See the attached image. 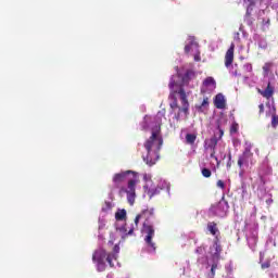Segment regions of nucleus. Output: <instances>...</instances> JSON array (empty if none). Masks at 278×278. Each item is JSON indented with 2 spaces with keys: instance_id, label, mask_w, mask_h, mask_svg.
I'll list each match as a JSON object with an SVG mask.
<instances>
[{
  "instance_id": "nucleus-1",
  "label": "nucleus",
  "mask_w": 278,
  "mask_h": 278,
  "mask_svg": "<svg viewBox=\"0 0 278 278\" xmlns=\"http://www.w3.org/2000/svg\"><path fill=\"white\" fill-rule=\"evenodd\" d=\"M164 113L159 112L155 116L159 126L152 128V134L149 139L146 140L143 147L147 151V156L143 159L147 164L153 166L155 162L160 160V151H162V146L164 144V138H162V117Z\"/></svg>"
},
{
  "instance_id": "nucleus-2",
  "label": "nucleus",
  "mask_w": 278,
  "mask_h": 278,
  "mask_svg": "<svg viewBox=\"0 0 278 278\" xmlns=\"http://www.w3.org/2000/svg\"><path fill=\"white\" fill-rule=\"evenodd\" d=\"M168 87L170 90L169 99L173 101L170 103V108L172 110H178V114L175 116V118L176 121H179V118H181V112L188 115V112L190 110L188 94H186V90L184 89V87L177 84V80H175V76H172Z\"/></svg>"
},
{
  "instance_id": "nucleus-3",
  "label": "nucleus",
  "mask_w": 278,
  "mask_h": 278,
  "mask_svg": "<svg viewBox=\"0 0 278 278\" xmlns=\"http://www.w3.org/2000/svg\"><path fill=\"white\" fill-rule=\"evenodd\" d=\"M112 260H116V253L108 254L103 248L96 250L92 254V262L97 264L99 273H103V270H105V261L111 266V268H114V263Z\"/></svg>"
},
{
  "instance_id": "nucleus-4",
  "label": "nucleus",
  "mask_w": 278,
  "mask_h": 278,
  "mask_svg": "<svg viewBox=\"0 0 278 278\" xmlns=\"http://www.w3.org/2000/svg\"><path fill=\"white\" fill-rule=\"evenodd\" d=\"M127 188H122L121 192H126L127 201L130 205L136 203V185L140 181L138 179V173H132V177L128 178Z\"/></svg>"
},
{
  "instance_id": "nucleus-5",
  "label": "nucleus",
  "mask_w": 278,
  "mask_h": 278,
  "mask_svg": "<svg viewBox=\"0 0 278 278\" xmlns=\"http://www.w3.org/2000/svg\"><path fill=\"white\" fill-rule=\"evenodd\" d=\"M227 212H229V202L225 200V197H223L217 204H213L208 210L210 216H217L218 218H225Z\"/></svg>"
},
{
  "instance_id": "nucleus-6",
  "label": "nucleus",
  "mask_w": 278,
  "mask_h": 278,
  "mask_svg": "<svg viewBox=\"0 0 278 278\" xmlns=\"http://www.w3.org/2000/svg\"><path fill=\"white\" fill-rule=\"evenodd\" d=\"M142 231L146 233L144 242L150 249V253H155L157 249L155 242H153V238H155V228H153V225L146 222L143 223Z\"/></svg>"
},
{
  "instance_id": "nucleus-7",
  "label": "nucleus",
  "mask_w": 278,
  "mask_h": 278,
  "mask_svg": "<svg viewBox=\"0 0 278 278\" xmlns=\"http://www.w3.org/2000/svg\"><path fill=\"white\" fill-rule=\"evenodd\" d=\"M237 164L240 168V170H243L242 168H249V166L255 165V159L253 157V152L251 151V148L247 147L242 154L239 155Z\"/></svg>"
},
{
  "instance_id": "nucleus-8",
  "label": "nucleus",
  "mask_w": 278,
  "mask_h": 278,
  "mask_svg": "<svg viewBox=\"0 0 278 278\" xmlns=\"http://www.w3.org/2000/svg\"><path fill=\"white\" fill-rule=\"evenodd\" d=\"M211 260L212 262H220V253H223V247L218 241H215L214 244L210 248Z\"/></svg>"
},
{
  "instance_id": "nucleus-9",
  "label": "nucleus",
  "mask_w": 278,
  "mask_h": 278,
  "mask_svg": "<svg viewBox=\"0 0 278 278\" xmlns=\"http://www.w3.org/2000/svg\"><path fill=\"white\" fill-rule=\"evenodd\" d=\"M134 173H136V172L126 170V172L115 174L113 176V182L115 184V186H118V184H123V181H129V179L131 178L129 176L130 175L134 176Z\"/></svg>"
},
{
  "instance_id": "nucleus-10",
  "label": "nucleus",
  "mask_w": 278,
  "mask_h": 278,
  "mask_svg": "<svg viewBox=\"0 0 278 278\" xmlns=\"http://www.w3.org/2000/svg\"><path fill=\"white\" fill-rule=\"evenodd\" d=\"M195 77H197V73H194V71L187 70V72L185 73V75L181 78V84H179L177 81H176V84L184 88V86H188L190 84V81H192V79H194Z\"/></svg>"
},
{
  "instance_id": "nucleus-11",
  "label": "nucleus",
  "mask_w": 278,
  "mask_h": 278,
  "mask_svg": "<svg viewBox=\"0 0 278 278\" xmlns=\"http://www.w3.org/2000/svg\"><path fill=\"white\" fill-rule=\"evenodd\" d=\"M233 51H236V43L232 42L225 54L226 68H229V66H231V64H233Z\"/></svg>"
},
{
  "instance_id": "nucleus-12",
  "label": "nucleus",
  "mask_w": 278,
  "mask_h": 278,
  "mask_svg": "<svg viewBox=\"0 0 278 278\" xmlns=\"http://www.w3.org/2000/svg\"><path fill=\"white\" fill-rule=\"evenodd\" d=\"M214 105L217 110H225L227 108V100L223 93H217L214 98Z\"/></svg>"
},
{
  "instance_id": "nucleus-13",
  "label": "nucleus",
  "mask_w": 278,
  "mask_h": 278,
  "mask_svg": "<svg viewBox=\"0 0 278 278\" xmlns=\"http://www.w3.org/2000/svg\"><path fill=\"white\" fill-rule=\"evenodd\" d=\"M143 188H144V192H146V194H148L149 199H153V197L160 194V192L162 191V188H160V187L150 188L149 185H146Z\"/></svg>"
},
{
  "instance_id": "nucleus-14",
  "label": "nucleus",
  "mask_w": 278,
  "mask_h": 278,
  "mask_svg": "<svg viewBox=\"0 0 278 278\" xmlns=\"http://www.w3.org/2000/svg\"><path fill=\"white\" fill-rule=\"evenodd\" d=\"M141 218H144L143 223H148L149 220H151V218H153V216H155V211L153 208H146L143 211H141Z\"/></svg>"
},
{
  "instance_id": "nucleus-15",
  "label": "nucleus",
  "mask_w": 278,
  "mask_h": 278,
  "mask_svg": "<svg viewBox=\"0 0 278 278\" xmlns=\"http://www.w3.org/2000/svg\"><path fill=\"white\" fill-rule=\"evenodd\" d=\"M203 87L207 88L208 90H214L216 89V80L214 77L208 76L203 80Z\"/></svg>"
},
{
  "instance_id": "nucleus-16",
  "label": "nucleus",
  "mask_w": 278,
  "mask_h": 278,
  "mask_svg": "<svg viewBox=\"0 0 278 278\" xmlns=\"http://www.w3.org/2000/svg\"><path fill=\"white\" fill-rule=\"evenodd\" d=\"M216 144H218V139L216 137L211 138V144L208 146L212 149L211 157L218 162V157L216 156Z\"/></svg>"
},
{
  "instance_id": "nucleus-17",
  "label": "nucleus",
  "mask_w": 278,
  "mask_h": 278,
  "mask_svg": "<svg viewBox=\"0 0 278 278\" xmlns=\"http://www.w3.org/2000/svg\"><path fill=\"white\" fill-rule=\"evenodd\" d=\"M258 92L265 99H270V97H273V94H275V89L270 86V83H268L266 89L264 91L258 90Z\"/></svg>"
},
{
  "instance_id": "nucleus-18",
  "label": "nucleus",
  "mask_w": 278,
  "mask_h": 278,
  "mask_svg": "<svg viewBox=\"0 0 278 278\" xmlns=\"http://www.w3.org/2000/svg\"><path fill=\"white\" fill-rule=\"evenodd\" d=\"M208 106H210V98L204 97L202 103L199 105H195V109L198 110V112H205V110H207Z\"/></svg>"
},
{
  "instance_id": "nucleus-19",
  "label": "nucleus",
  "mask_w": 278,
  "mask_h": 278,
  "mask_svg": "<svg viewBox=\"0 0 278 278\" xmlns=\"http://www.w3.org/2000/svg\"><path fill=\"white\" fill-rule=\"evenodd\" d=\"M207 230L212 236H216V233H218V225L215 222H208Z\"/></svg>"
},
{
  "instance_id": "nucleus-20",
  "label": "nucleus",
  "mask_w": 278,
  "mask_h": 278,
  "mask_svg": "<svg viewBox=\"0 0 278 278\" xmlns=\"http://www.w3.org/2000/svg\"><path fill=\"white\" fill-rule=\"evenodd\" d=\"M140 218H142V215L141 214H138L136 217H135V227L130 228L128 230V232L126 233V236H134V230L135 229H138V225L140 223Z\"/></svg>"
},
{
  "instance_id": "nucleus-21",
  "label": "nucleus",
  "mask_w": 278,
  "mask_h": 278,
  "mask_svg": "<svg viewBox=\"0 0 278 278\" xmlns=\"http://www.w3.org/2000/svg\"><path fill=\"white\" fill-rule=\"evenodd\" d=\"M116 220H125L127 218V211L125 208L119 210L115 213Z\"/></svg>"
},
{
  "instance_id": "nucleus-22",
  "label": "nucleus",
  "mask_w": 278,
  "mask_h": 278,
  "mask_svg": "<svg viewBox=\"0 0 278 278\" xmlns=\"http://www.w3.org/2000/svg\"><path fill=\"white\" fill-rule=\"evenodd\" d=\"M197 142V135L194 134H187L186 135V143L187 144H194Z\"/></svg>"
},
{
  "instance_id": "nucleus-23",
  "label": "nucleus",
  "mask_w": 278,
  "mask_h": 278,
  "mask_svg": "<svg viewBox=\"0 0 278 278\" xmlns=\"http://www.w3.org/2000/svg\"><path fill=\"white\" fill-rule=\"evenodd\" d=\"M192 47H199V43H197L194 39H191L190 43L185 46V53H190V51H192Z\"/></svg>"
},
{
  "instance_id": "nucleus-24",
  "label": "nucleus",
  "mask_w": 278,
  "mask_h": 278,
  "mask_svg": "<svg viewBox=\"0 0 278 278\" xmlns=\"http://www.w3.org/2000/svg\"><path fill=\"white\" fill-rule=\"evenodd\" d=\"M217 268H218V262H213L212 266H211V273L208 274V277L215 278Z\"/></svg>"
},
{
  "instance_id": "nucleus-25",
  "label": "nucleus",
  "mask_w": 278,
  "mask_h": 278,
  "mask_svg": "<svg viewBox=\"0 0 278 278\" xmlns=\"http://www.w3.org/2000/svg\"><path fill=\"white\" fill-rule=\"evenodd\" d=\"M201 173L202 176L205 177L206 179H210V177H212V170L207 167L202 168Z\"/></svg>"
},
{
  "instance_id": "nucleus-26",
  "label": "nucleus",
  "mask_w": 278,
  "mask_h": 278,
  "mask_svg": "<svg viewBox=\"0 0 278 278\" xmlns=\"http://www.w3.org/2000/svg\"><path fill=\"white\" fill-rule=\"evenodd\" d=\"M217 129H218V132H217L218 138H216V140H217V142H218V140H222V139H223V136H225V130H223V129L220 128V125H217Z\"/></svg>"
},
{
  "instance_id": "nucleus-27",
  "label": "nucleus",
  "mask_w": 278,
  "mask_h": 278,
  "mask_svg": "<svg viewBox=\"0 0 278 278\" xmlns=\"http://www.w3.org/2000/svg\"><path fill=\"white\" fill-rule=\"evenodd\" d=\"M238 129H239L238 123H233V124L230 126V134H231V135L238 134Z\"/></svg>"
},
{
  "instance_id": "nucleus-28",
  "label": "nucleus",
  "mask_w": 278,
  "mask_h": 278,
  "mask_svg": "<svg viewBox=\"0 0 278 278\" xmlns=\"http://www.w3.org/2000/svg\"><path fill=\"white\" fill-rule=\"evenodd\" d=\"M278 126V115H273L271 117V127H277Z\"/></svg>"
},
{
  "instance_id": "nucleus-29",
  "label": "nucleus",
  "mask_w": 278,
  "mask_h": 278,
  "mask_svg": "<svg viewBox=\"0 0 278 278\" xmlns=\"http://www.w3.org/2000/svg\"><path fill=\"white\" fill-rule=\"evenodd\" d=\"M244 3L248 4V10H249L250 8H253V5H255V0H244Z\"/></svg>"
},
{
  "instance_id": "nucleus-30",
  "label": "nucleus",
  "mask_w": 278,
  "mask_h": 278,
  "mask_svg": "<svg viewBox=\"0 0 278 278\" xmlns=\"http://www.w3.org/2000/svg\"><path fill=\"white\" fill-rule=\"evenodd\" d=\"M216 186H217V188H220V190H225V181L217 180Z\"/></svg>"
},
{
  "instance_id": "nucleus-31",
  "label": "nucleus",
  "mask_w": 278,
  "mask_h": 278,
  "mask_svg": "<svg viewBox=\"0 0 278 278\" xmlns=\"http://www.w3.org/2000/svg\"><path fill=\"white\" fill-rule=\"evenodd\" d=\"M270 266V261H266L265 263L261 264V268L263 270H266V268H268Z\"/></svg>"
},
{
  "instance_id": "nucleus-32",
  "label": "nucleus",
  "mask_w": 278,
  "mask_h": 278,
  "mask_svg": "<svg viewBox=\"0 0 278 278\" xmlns=\"http://www.w3.org/2000/svg\"><path fill=\"white\" fill-rule=\"evenodd\" d=\"M258 114H264V104L258 105Z\"/></svg>"
},
{
  "instance_id": "nucleus-33",
  "label": "nucleus",
  "mask_w": 278,
  "mask_h": 278,
  "mask_svg": "<svg viewBox=\"0 0 278 278\" xmlns=\"http://www.w3.org/2000/svg\"><path fill=\"white\" fill-rule=\"evenodd\" d=\"M194 61L195 62H201V54L200 53L194 54Z\"/></svg>"
},
{
  "instance_id": "nucleus-34",
  "label": "nucleus",
  "mask_w": 278,
  "mask_h": 278,
  "mask_svg": "<svg viewBox=\"0 0 278 278\" xmlns=\"http://www.w3.org/2000/svg\"><path fill=\"white\" fill-rule=\"evenodd\" d=\"M231 166H232V162L231 161H228L227 164H226V168L228 170H231Z\"/></svg>"
},
{
  "instance_id": "nucleus-35",
  "label": "nucleus",
  "mask_w": 278,
  "mask_h": 278,
  "mask_svg": "<svg viewBox=\"0 0 278 278\" xmlns=\"http://www.w3.org/2000/svg\"><path fill=\"white\" fill-rule=\"evenodd\" d=\"M267 205H273V198L266 200Z\"/></svg>"
},
{
  "instance_id": "nucleus-36",
  "label": "nucleus",
  "mask_w": 278,
  "mask_h": 278,
  "mask_svg": "<svg viewBox=\"0 0 278 278\" xmlns=\"http://www.w3.org/2000/svg\"><path fill=\"white\" fill-rule=\"evenodd\" d=\"M143 179H144V181H149V179H151V177H149L148 175H144Z\"/></svg>"
},
{
  "instance_id": "nucleus-37",
  "label": "nucleus",
  "mask_w": 278,
  "mask_h": 278,
  "mask_svg": "<svg viewBox=\"0 0 278 278\" xmlns=\"http://www.w3.org/2000/svg\"><path fill=\"white\" fill-rule=\"evenodd\" d=\"M231 159H232L231 152H229V153H228V162H231Z\"/></svg>"
},
{
  "instance_id": "nucleus-38",
  "label": "nucleus",
  "mask_w": 278,
  "mask_h": 278,
  "mask_svg": "<svg viewBox=\"0 0 278 278\" xmlns=\"http://www.w3.org/2000/svg\"><path fill=\"white\" fill-rule=\"evenodd\" d=\"M201 251H203V248H198L197 249V253H201Z\"/></svg>"
},
{
  "instance_id": "nucleus-39",
  "label": "nucleus",
  "mask_w": 278,
  "mask_h": 278,
  "mask_svg": "<svg viewBox=\"0 0 278 278\" xmlns=\"http://www.w3.org/2000/svg\"><path fill=\"white\" fill-rule=\"evenodd\" d=\"M216 164H217V168L220 166V161L217 159L216 161Z\"/></svg>"
},
{
  "instance_id": "nucleus-40",
  "label": "nucleus",
  "mask_w": 278,
  "mask_h": 278,
  "mask_svg": "<svg viewBox=\"0 0 278 278\" xmlns=\"http://www.w3.org/2000/svg\"><path fill=\"white\" fill-rule=\"evenodd\" d=\"M114 251H115V253H118V247H114Z\"/></svg>"
},
{
  "instance_id": "nucleus-41",
  "label": "nucleus",
  "mask_w": 278,
  "mask_h": 278,
  "mask_svg": "<svg viewBox=\"0 0 278 278\" xmlns=\"http://www.w3.org/2000/svg\"><path fill=\"white\" fill-rule=\"evenodd\" d=\"M106 277H108V278H113V277H114V275L109 274Z\"/></svg>"
},
{
  "instance_id": "nucleus-42",
  "label": "nucleus",
  "mask_w": 278,
  "mask_h": 278,
  "mask_svg": "<svg viewBox=\"0 0 278 278\" xmlns=\"http://www.w3.org/2000/svg\"><path fill=\"white\" fill-rule=\"evenodd\" d=\"M201 92H205V90L201 89Z\"/></svg>"
}]
</instances>
